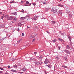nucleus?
<instances>
[{"label":"nucleus","mask_w":74,"mask_h":74,"mask_svg":"<svg viewBox=\"0 0 74 74\" xmlns=\"http://www.w3.org/2000/svg\"><path fill=\"white\" fill-rule=\"evenodd\" d=\"M5 17L6 18L7 20H12L13 18L12 16L9 17L8 16H5Z\"/></svg>","instance_id":"1"},{"label":"nucleus","mask_w":74,"mask_h":74,"mask_svg":"<svg viewBox=\"0 0 74 74\" xmlns=\"http://www.w3.org/2000/svg\"><path fill=\"white\" fill-rule=\"evenodd\" d=\"M35 64H37V66H39L42 64V62H35Z\"/></svg>","instance_id":"2"},{"label":"nucleus","mask_w":74,"mask_h":74,"mask_svg":"<svg viewBox=\"0 0 74 74\" xmlns=\"http://www.w3.org/2000/svg\"><path fill=\"white\" fill-rule=\"evenodd\" d=\"M48 63H49V61L47 59V58H46L44 62V63L45 64H48Z\"/></svg>","instance_id":"3"},{"label":"nucleus","mask_w":74,"mask_h":74,"mask_svg":"<svg viewBox=\"0 0 74 74\" xmlns=\"http://www.w3.org/2000/svg\"><path fill=\"white\" fill-rule=\"evenodd\" d=\"M64 51L66 53H67V54H70V52L69 51V50L67 49H65Z\"/></svg>","instance_id":"4"},{"label":"nucleus","mask_w":74,"mask_h":74,"mask_svg":"<svg viewBox=\"0 0 74 74\" xmlns=\"http://www.w3.org/2000/svg\"><path fill=\"white\" fill-rule=\"evenodd\" d=\"M27 17H29V16H28L27 15L26 16H25V17H21L20 19L22 21L23 20H24V19H25V18H27Z\"/></svg>","instance_id":"5"},{"label":"nucleus","mask_w":74,"mask_h":74,"mask_svg":"<svg viewBox=\"0 0 74 74\" xmlns=\"http://www.w3.org/2000/svg\"><path fill=\"white\" fill-rule=\"evenodd\" d=\"M51 12H53L54 13H55V12H57V9H52L51 10Z\"/></svg>","instance_id":"6"},{"label":"nucleus","mask_w":74,"mask_h":74,"mask_svg":"<svg viewBox=\"0 0 74 74\" xmlns=\"http://www.w3.org/2000/svg\"><path fill=\"white\" fill-rule=\"evenodd\" d=\"M58 14H59L60 15H62L63 14V12H62L61 10H59L58 12Z\"/></svg>","instance_id":"7"},{"label":"nucleus","mask_w":74,"mask_h":74,"mask_svg":"<svg viewBox=\"0 0 74 74\" xmlns=\"http://www.w3.org/2000/svg\"><path fill=\"white\" fill-rule=\"evenodd\" d=\"M68 37L69 39V41H71V38L70 36H69V35L68 36Z\"/></svg>","instance_id":"8"},{"label":"nucleus","mask_w":74,"mask_h":74,"mask_svg":"<svg viewBox=\"0 0 74 74\" xmlns=\"http://www.w3.org/2000/svg\"><path fill=\"white\" fill-rule=\"evenodd\" d=\"M36 59L34 58H30V61H32V60H35Z\"/></svg>","instance_id":"9"},{"label":"nucleus","mask_w":74,"mask_h":74,"mask_svg":"<svg viewBox=\"0 0 74 74\" xmlns=\"http://www.w3.org/2000/svg\"><path fill=\"white\" fill-rule=\"evenodd\" d=\"M66 48L68 49H70V46H69V45H67L66 47Z\"/></svg>","instance_id":"10"},{"label":"nucleus","mask_w":74,"mask_h":74,"mask_svg":"<svg viewBox=\"0 0 74 74\" xmlns=\"http://www.w3.org/2000/svg\"><path fill=\"white\" fill-rule=\"evenodd\" d=\"M10 71H12V72H15V73H16V72H17L16 71H15L13 69L10 70Z\"/></svg>","instance_id":"11"},{"label":"nucleus","mask_w":74,"mask_h":74,"mask_svg":"<svg viewBox=\"0 0 74 74\" xmlns=\"http://www.w3.org/2000/svg\"><path fill=\"white\" fill-rule=\"evenodd\" d=\"M22 70L23 71H26V69L25 68H23L22 69Z\"/></svg>","instance_id":"12"},{"label":"nucleus","mask_w":74,"mask_h":74,"mask_svg":"<svg viewBox=\"0 0 74 74\" xmlns=\"http://www.w3.org/2000/svg\"><path fill=\"white\" fill-rule=\"evenodd\" d=\"M58 7H63V5L58 4Z\"/></svg>","instance_id":"13"},{"label":"nucleus","mask_w":74,"mask_h":74,"mask_svg":"<svg viewBox=\"0 0 74 74\" xmlns=\"http://www.w3.org/2000/svg\"><path fill=\"white\" fill-rule=\"evenodd\" d=\"M42 59V56H40L39 58V59L40 60H41Z\"/></svg>","instance_id":"14"},{"label":"nucleus","mask_w":74,"mask_h":74,"mask_svg":"<svg viewBox=\"0 0 74 74\" xmlns=\"http://www.w3.org/2000/svg\"><path fill=\"white\" fill-rule=\"evenodd\" d=\"M11 14H12V15H17V14H16V12L12 13Z\"/></svg>","instance_id":"15"},{"label":"nucleus","mask_w":74,"mask_h":74,"mask_svg":"<svg viewBox=\"0 0 74 74\" xmlns=\"http://www.w3.org/2000/svg\"><path fill=\"white\" fill-rule=\"evenodd\" d=\"M37 16H35L34 18V20H37Z\"/></svg>","instance_id":"16"},{"label":"nucleus","mask_w":74,"mask_h":74,"mask_svg":"<svg viewBox=\"0 0 74 74\" xmlns=\"http://www.w3.org/2000/svg\"><path fill=\"white\" fill-rule=\"evenodd\" d=\"M62 67H64V68H67V67L66 66H65L64 65H62Z\"/></svg>","instance_id":"17"},{"label":"nucleus","mask_w":74,"mask_h":74,"mask_svg":"<svg viewBox=\"0 0 74 74\" xmlns=\"http://www.w3.org/2000/svg\"><path fill=\"white\" fill-rule=\"evenodd\" d=\"M52 42H56V39H54L52 40Z\"/></svg>","instance_id":"18"},{"label":"nucleus","mask_w":74,"mask_h":74,"mask_svg":"<svg viewBox=\"0 0 74 74\" xmlns=\"http://www.w3.org/2000/svg\"><path fill=\"white\" fill-rule=\"evenodd\" d=\"M47 66L49 68H50V69H51V65H47Z\"/></svg>","instance_id":"19"},{"label":"nucleus","mask_w":74,"mask_h":74,"mask_svg":"<svg viewBox=\"0 0 74 74\" xmlns=\"http://www.w3.org/2000/svg\"><path fill=\"white\" fill-rule=\"evenodd\" d=\"M58 40H59V41H61L62 42L63 41V39H61L60 38H58Z\"/></svg>","instance_id":"20"},{"label":"nucleus","mask_w":74,"mask_h":74,"mask_svg":"<svg viewBox=\"0 0 74 74\" xmlns=\"http://www.w3.org/2000/svg\"><path fill=\"white\" fill-rule=\"evenodd\" d=\"M13 67H14V68H16V67H18V65H14L13 66Z\"/></svg>","instance_id":"21"},{"label":"nucleus","mask_w":74,"mask_h":74,"mask_svg":"<svg viewBox=\"0 0 74 74\" xmlns=\"http://www.w3.org/2000/svg\"><path fill=\"white\" fill-rule=\"evenodd\" d=\"M4 27H3V25H0V28H3Z\"/></svg>","instance_id":"22"},{"label":"nucleus","mask_w":74,"mask_h":74,"mask_svg":"<svg viewBox=\"0 0 74 74\" xmlns=\"http://www.w3.org/2000/svg\"><path fill=\"white\" fill-rule=\"evenodd\" d=\"M11 56H12V54H11V55H10V54H8V56L9 57V58H11Z\"/></svg>","instance_id":"23"},{"label":"nucleus","mask_w":74,"mask_h":74,"mask_svg":"<svg viewBox=\"0 0 74 74\" xmlns=\"http://www.w3.org/2000/svg\"><path fill=\"white\" fill-rule=\"evenodd\" d=\"M51 23H52L53 24H55V23H56V22H55V21H52Z\"/></svg>","instance_id":"24"},{"label":"nucleus","mask_w":74,"mask_h":74,"mask_svg":"<svg viewBox=\"0 0 74 74\" xmlns=\"http://www.w3.org/2000/svg\"><path fill=\"white\" fill-rule=\"evenodd\" d=\"M21 40H19V41H18L17 42V44H18L19 43V42H20V41H21Z\"/></svg>","instance_id":"25"},{"label":"nucleus","mask_w":74,"mask_h":74,"mask_svg":"<svg viewBox=\"0 0 74 74\" xmlns=\"http://www.w3.org/2000/svg\"><path fill=\"white\" fill-rule=\"evenodd\" d=\"M13 20L14 21H16V20H17V19H16V18H15L13 19Z\"/></svg>","instance_id":"26"},{"label":"nucleus","mask_w":74,"mask_h":74,"mask_svg":"<svg viewBox=\"0 0 74 74\" xmlns=\"http://www.w3.org/2000/svg\"><path fill=\"white\" fill-rule=\"evenodd\" d=\"M14 3V0H13L12 2H10V3Z\"/></svg>","instance_id":"27"},{"label":"nucleus","mask_w":74,"mask_h":74,"mask_svg":"<svg viewBox=\"0 0 74 74\" xmlns=\"http://www.w3.org/2000/svg\"><path fill=\"white\" fill-rule=\"evenodd\" d=\"M26 4H29V2L28 1H26Z\"/></svg>","instance_id":"28"},{"label":"nucleus","mask_w":74,"mask_h":74,"mask_svg":"<svg viewBox=\"0 0 74 74\" xmlns=\"http://www.w3.org/2000/svg\"><path fill=\"white\" fill-rule=\"evenodd\" d=\"M24 5H25V6H28V5H27V3H26Z\"/></svg>","instance_id":"29"},{"label":"nucleus","mask_w":74,"mask_h":74,"mask_svg":"<svg viewBox=\"0 0 74 74\" xmlns=\"http://www.w3.org/2000/svg\"><path fill=\"white\" fill-rule=\"evenodd\" d=\"M61 36H64V34L63 33H61Z\"/></svg>","instance_id":"30"},{"label":"nucleus","mask_w":74,"mask_h":74,"mask_svg":"<svg viewBox=\"0 0 74 74\" xmlns=\"http://www.w3.org/2000/svg\"><path fill=\"white\" fill-rule=\"evenodd\" d=\"M5 38H6V37H5V38H2V40H5Z\"/></svg>","instance_id":"31"},{"label":"nucleus","mask_w":74,"mask_h":74,"mask_svg":"<svg viewBox=\"0 0 74 74\" xmlns=\"http://www.w3.org/2000/svg\"><path fill=\"white\" fill-rule=\"evenodd\" d=\"M0 69L1 70H4V69H3V68H2L1 67V68H0Z\"/></svg>","instance_id":"32"},{"label":"nucleus","mask_w":74,"mask_h":74,"mask_svg":"<svg viewBox=\"0 0 74 74\" xmlns=\"http://www.w3.org/2000/svg\"><path fill=\"white\" fill-rule=\"evenodd\" d=\"M18 73H20V74H23V72H19Z\"/></svg>","instance_id":"33"},{"label":"nucleus","mask_w":74,"mask_h":74,"mask_svg":"<svg viewBox=\"0 0 74 74\" xmlns=\"http://www.w3.org/2000/svg\"><path fill=\"white\" fill-rule=\"evenodd\" d=\"M35 40H36V39L35 38L34 39L32 40V42H33V41H35Z\"/></svg>","instance_id":"34"},{"label":"nucleus","mask_w":74,"mask_h":74,"mask_svg":"<svg viewBox=\"0 0 74 74\" xmlns=\"http://www.w3.org/2000/svg\"><path fill=\"white\" fill-rule=\"evenodd\" d=\"M29 29H30V27H29L28 26H27V29H29Z\"/></svg>","instance_id":"35"},{"label":"nucleus","mask_w":74,"mask_h":74,"mask_svg":"<svg viewBox=\"0 0 74 74\" xmlns=\"http://www.w3.org/2000/svg\"><path fill=\"white\" fill-rule=\"evenodd\" d=\"M64 59H65V60H66L67 59V58H66V57H64Z\"/></svg>","instance_id":"36"},{"label":"nucleus","mask_w":74,"mask_h":74,"mask_svg":"<svg viewBox=\"0 0 74 74\" xmlns=\"http://www.w3.org/2000/svg\"><path fill=\"white\" fill-rule=\"evenodd\" d=\"M32 4L34 5H36V3H33Z\"/></svg>","instance_id":"37"},{"label":"nucleus","mask_w":74,"mask_h":74,"mask_svg":"<svg viewBox=\"0 0 74 74\" xmlns=\"http://www.w3.org/2000/svg\"><path fill=\"white\" fill-rule=\"evenodd\" d=\"M21 12H23V13H24V10H23L21 11Z\"/></svg>","instance_id":"38"},{"label":"nucleus","mask_w":74,"mask_h":74,"mask_svg":"<svg viewBox=\"0 0 74 74\" xmlns=\"http://www.w3.org/2000/svg\"><path fill=\"white\" fill-rule=\"evenodd\" d=\"M58 49L59 50H60V47H58Z\"/></svg>","instance_id":"39"},{"label":"nucleus","mask_w":74,"mask_h":74,"mask_svg":"<svg viewBox=\"0 0 74 74\" xmlns=\"http://www.w3.org/2000/svg\"><path fill=\"white\" fill-rule=\"evenodd\" d=\"M23 3V1H21V3Z\"/></svg>","instance_id":"40"},{"label":"nucleus","mask_w":74,"mask_h":74,"mask_svg":"<svg viewBox=\"0 0 74 74\" xmlns=\"http://www.w3.org/2000/svg\"><path fill=\"white\" fill-rule=\"evenodd\" d=\"M25 35V34H24L23 33H22V36H24Z\"/></svg>","instance_id":"41"},{"label":"nucleus","mask_w":74,"mask_h":74,"mask_svg":"<svg viewBox=\"0 0 74 74\" xmlns=\"http://www.w3.org/2000/svg\"><path fill=\"white\" fill-rule=\"evenodd\" d=\"M34 54L35 55H36V54H37V52H34Z\"/></svg>","instance_id":"42"},{"label":"nucleus","mask_w":74,"mask_h":74,"mask_svg":"<svg viewBox=\"0 0 74 74\" xmlns=\"http://www.w3.org/2000/svg\"><path fill=\"white\" fill-rule=\"evenodd\" d=\"M46 32L47 33H49V32H48V31H46Z\"/></svg>","instance_id":"43"},{"label":"nucleus","mask_w":74,"mask_h":74,"mask_svg":"<svg viewBox=\"0 0 74 74\" xmlns=\"http://www.w3.org/2000/svg\"><path fill=\"white\" fill-rule=\"evenodd\" d=\"M2 71H0V74H2Z\"/></svg>","instance_id":"44"},{"label":"nucleus","mask_w":74,"mask_h":74,"mask_svg":"<svg viewBox=\"0 0 74 74\" xmlns=\"http://www.w3.org/2000/svg\"><path fill=\"white\" fill-rule=\"evenodd\" d=\"M43 4H46V3H45V2H44V3H43Z\"/></svg>","instance_id":"45"},{"label":"nucleus","mask_w":74,"mask_h":74,"mask_svg":"<svg viewBox=\"0 0 74 74\" xmlns=\"http://www.w3.org/2000/svg\"><path fill=\"white\" fill-rule=\"evenodd\" d=\"M17 31H19L20 30V29H19V28L17 30Z\"/></svg>","instance_id":"46"},{"label":"nucleus","mask_w":74,"mask_h":74,"mask_svg":"<svg viewBox=\"0 0 74 74\" xmlns=\"http://www.w3.org/2000/svg\"><path fill=\"white\" fill-rule=\"evenodd\" d=\"M10 66H8V68H10Z\"/></svg>","instance_id":"47"},{"label":"nucleus","mask_w":74,"mask_h":74,"mask_svg":"<svg viewBox=\"0 0 74 74\" xmlns=\"http://www.w3.org/2000/svg\"><path fill=\"white\" fill-rule=\"evenodd\" d=\"M29 5L30 6V5H31V4L30 3L29 4Z\"/></svg>","instance_id":"48"},{"label":"nucleus","mask_w":74,"mask_h":74,"mask_svg":"<svg viewBox=\"0 0 74 74\" xmlns=\"http://www.w3.org/2000/svg\"><path fill=\"white\" fill-rule=\"evenodd\" d=\"M1 19H3V18L2 17H1Z\"/></svg>","instance_id":"49"},{"label":"nucleus","mask_w":74,"mask_h":74,"mask_svg":"<svg viewBox=\"0 0 74 74\" xmlns=\"http://www.w3.org/2000/svg\"><path fill=\"white\" fill-rule=\"evenodd\" d=\"M58 57H56V59H58Z\"/></svg>","instance_id":"50"},{"label":"nucleus","mask_w":74,"mask_h":74,"mask_svg":"<svg viewBox=\"0 0 74 74\" xmlns=\"http://www.w3.org/2000/svg\"><path fill=\"white\" fill-rule=\"evenodd\" d=\"M2 18H4V16H2L1 17Z\"/></svg>","instance_id":"51"},{"label":"nucleus","mask_w":74,"mask_h":74,"mask_svg":"<svg viewBox=\"0 0 74 74\" xmlns=\"http://www.w3.org/2000/svg\"><path fill=\"white\" fill-rule=\"evenodd\" d=\"M5 74H8V73H5Z\"/></svg>","instance_id":"52"},{"label":"nucleus","mask_w":74,"mask_h":74,"mask_svg":"<svg viewBox=\"0 0 74 74\" xmlns=\"http://www.w3.org/2000/svg\"><path fill=\"white\" fill-rule=\"evenodd\" d=\"M2 12H0V14H2Z\"/></svg>","instance_id":"53"},{"label":"nucleus","mask_w":74,"mask_h":74,"mask_svg":"<svg viewBox=\"0 0 74 74\" xmlns=\"http://www.w3.org/2000/svg\"><path fill=\"white\" fill-rule=\"evenodd\" d=\"M3 17L4 16V14H3Z\"/></svg>","instance_id":"54"},{"label":"nucleus","mask_w":74,"mask_h":74,"mask_svg":"<svg viewBox=\"0 0 74 74\" xmlns=\"http://www.w3.org/2000/svg\"><path fill=\"white\" fill-rule=\"evenodd\" d=\"M60 1H62V0H60Z\"/></svg>","instance_id":"55"},{"label":"nucleus","mask_w":74,"mask_h":74,"mask_svg":"<svg viewBox=\"0 0 74 74\" xmlns=\"http://www.w3.org/2000/svg\"><path fill=\"white\" fill-rule=\"evenodd\" d=\"M30 37H32V36H30Z\"/></svg>","instance_id":"56"}]
</instances>
